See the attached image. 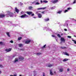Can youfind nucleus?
<instances>
[{
    "label": "nucleus",
    "instance_id": "4be33fe9",
    "mask_svg": "<svg viewBox=\"0 0 76 76\" xmlns=\"http://www.w3.org/2000/svg\"><path fill=\"white\" fill-rule=\"evenodd\" d=\"M35 5H38V4H40V3H39V2H37L35 3Z\"/></svg>",
    "mask_w": 76,
    "mask_h": 76
},
{
    "label": "nucleus",
    "instance_id": "0e129e2a",
    "mask_svg": "<svg viewBox=\"0 0 76 76\" xmlns=\"http://www.w3.org/2000/svg\"><path fill=\"white\" fill-rule=\"evenodd\" d=\"M61 35H63V34H61Z\"/></svg>",
    "mask_w": 76,
    "mask_h": 76
},
{
    "label": "nucleus",
    "instance_id": "58836bf2",
    "mask_svg": "<svg viewBox=\"0 0 76 76\" xmlns=\"http://www.w3.org/2000/svg\"><path fill=\"white\" fill-rule=\"evenodd\" d=\"M43 76H45V73L44 72L43 73Z\"/></svg>",
    "mask_w": 76,
    "mask_h": 76
},
{
    "label": "nucleus",
    "instance_id": "5fc2aeb1",
    "mask_svg": "<svg viewBox=\"0 0 76 76\" xmlns=\"http://www.w3.org/2000/svg\"><path fill=\"white\" fill-rule=\"evenodd\" d=\"M42 0L41 1V3H42Z\"/></svg>",
    "mask_w": 76,
    "mask_h": 76
},
{
    "label": "nucleus",
    "instance_id": "a211bd4d",
    "mask_svg": "<svg viewBox=\"0 0 76 76\" xmlns=\"http://www.w3.org/2000/svg\"><path fill=\"white\" fill-rule=\"evenodd\" d=\"M50 74L51 75H53V73L52 72V71H51V70H50Z\"/></svg>",
    "mask_w": 76,
    "mask_h": 76
},
{
    "label": "nucleus",
    "instance_id": "c9c22d12",
    "mask_svg": "<svg viewBox=\"0 0 76 76\" xmlns=\"http://www.w3.org/2000/svg\"><path fill=\"white\" fill-rule=\"evenodd\" d=\"M70 9H72V8L69 7L67 8V10H70Z\"/></svg>",
    "mask_w": 76,
    "mask_h": 76
},
{
    "label": "nucleus",
    "instance_id": "cd10ccee",
    "mask_svg": "<svg viewBox=\"0 0 76 76\" xmlns=\"http://www.w3.org/2000/svg\"><path fill=\"white\" fill-rule=\"evenodd\" d=\"M45 20V21H48V20H49V18H46Z\"/></svg>",
    "mask_w": 76,
    "mask_h": 76
},
{
    "label": "nucleus",
    "instance_id": "680f3d73",
    "mask_svg": "<svg viewBox=\"0 0 76 76\" xmlns=\"http://www.w3.org/2000/svg\"><path fill=\"white\" fill-rule=\"evenodd\" d=\"M74 37H76V36H74Z\"/></svg>",
    "mask_w": 76,
    "mask_h": 76
},
{
    "label": "nucleus",
    "instance_id": "338daca9",
    "mask_svg": "<svg viewBox=\"0 0 76 76\" xmlns=\"http://www.w3.org/2000/svg\"><path fill=\"white\" fill-rule=\"evenodd\" d=\"M23 4H21V5H22Z\"/></svg>",
    "mask_w": 76,
    "mask_h": 76
},
{
    "label": "nucleus",
    "instance_id": "473e14b6",
    "mask_svg": "<svg viewBox=\"0 0 76 76\" xmlns=\"http://www.w3.org/2000/svg\"><path fill=\"white\" fill-rule=\"evenodd\" d=\"M3 66L2 65L0 64V68H3Z\"/></svg>",
    "mask_w": 76,
    "mask_h": 76
},
{
    "label": "nucleus",
    "instance_id": "c03bdc74",
    "mask_svg": "<svg viewBox=\"0 0 76 76\" xmlns=\"http://www.w3.org/2000/svg\"><path fill=\"white\" fill-rule=\"evenodd\" d=\"M75 3H76V0L74 1V2H73V4H75Z\"/></svg>",
    "mask_w": 76,
    "mask_h": 76
},
{
    "label": "nucleus",
    "instance_id": "a878e982",
    "mask_svg": "<svg viewBox=\"0 0 76 76\" xmlns=\"http://www.w3.org/2000/svg\"><path fill=\"white\" fill-rule=\"evenodd\" d=\"M21 39H22V37H18V40L19 41H20V40Z\"/></svg>",
    "mask_w": 76,
    "mask_h": 76
},
{
    "label": "nucleus",
    "instance_id": "ea45409f",
    "mask_svg": "<svg viewBox=\"0 0 76 76\" xmlns=\"http://www.w3.org/2000/svg\"><path fill=\"white\" fill-rule=\"evenodd\" d=\"M34 14L33 13V14H32L31 15V16H34Z\"/></svg>",
    "mask_w": 76,
    "mask_h": 76
},
{
    "label": "nucleus",
    "instance_id": "e433bc0d",
    "mask_svg": "<svg viewBox=\"0 0 76 76\" xmlns=\"http://www.w3.org/2000/svg\"><path fill=\"white\" fill-rule=\"evenodd\" d=\"M39 0H36L34 1L35 2H38L39 1Z\"/></svg>",
    "mask_w": 76,
    "mask_h": 76
},
{
    "label": "nucleus",
    "instance_id": "423d86ee",
    "mask_svg": "<svg viewBox=\"0 0 76 76\" xmlns=\"http://www.w3.org/2000/svg\"><path fill=\"white\" fill-rule=\"evenodd\" d=\"M60 40L62 42H64L65 41V39L63 37H61Z\"/></svg>",
    "mask_w": 76,
    "mask_h": 76
},
{
    "label": "nucleus",
    "instance_id": "bb28decb",
    "mask_svg": "<svg viewBox=\"0 0 76 76\" xmlns=\"http://www.w3.org/2000/svg\"><path fill=\"white\" fill-rule=\"evenodd\" d=\"M61 48L62 49H65V48H66V47H61Z\"/></svg>",
    "mask_w": 76,
    "mask_h": 76
},
{
    "label": "nucleus",
    "instance_id": "72a5a7b5",
    "mask_svg": "<svg viewBox=\"0 0 76 76\" xmlns=\"http://www.w3.org/2000/svg\"><path fill=\"white\" fill-rule=\"evenodd\" d=\"M45 46H46V45H45L43 46L42 47V48H44L45 47Z\"/></svg>",
    "mask_w": 76,
    "mask_h": 76
},
{
    "label": "nucleus",
    "instance_id": "c756f323",
    "mask_svg": "<svg viewBox=\"0 0 76 76\" xmlns=\"http://www.w3.org/2000/svg\"><path fill=\"white\" fill-rule=\"evenodd\" d=\"M43 3H48V1L45 0L43 1Z\"/></svg>",
    "mask_w": 76,
    "mask_h": 76
},
{
    "label": "nucleus",
    "instance_id": "2f4dec72",
    "mask_svg": "<svg viewBox=\"0 0 76 76\" xmlns=\"http://www.w3.org/2000/svg\"><path fill=\"white\" fill-rule=\"evenodd\" d=\"M68 12V10H66L64 12V13H66V12Z\"/></svg>",
    "mask_w": 76,
    "mask_h": 76
},
{
    "label": "nucleus",
    "instance_id": "2eb2a0df",
    "mask_svg": "<svg viewBox=\"0 0 76 76\" xmlns=\"http://www.w3.org/2000/svg\"><path fill=\"white\" fill-rule=\"evenodd\" d=\"M19 59L20 60H23V57H21L19 58Z\"/></svg>",
    "mask_w": 76,
    "mask_h": 76
},
{
    "label": "nucleus",
    "instance_id": "0eeeda50",
    "mask_svg": "<svg viewBox=\"0 0 76 76\" xmlns=\"http://www.w3.org/2000/svg\"><path fill=\"white\" fill-rule=\"evenodd\" d=\"M46 8H47V7H44L43 8H40L37 9V10H44V9H45Z\"/></svg>",
    "mask_w": 76,
    "mask_h": 76
},
{
    "label": "nucleus",
    "instance_id": "f8f14e48",
    "mask_svg": "<svg viewBox=\"0 0 76 76\" xmlns=\"http://www.w3.org/2000/svg\"><path fill=\"white\" fill-rule=\"evenodd\" d=\"M59 71L60 72H62L63 71V68L59 69Z\"/></svg>",
    "mask_w": 76,
    "mask_h": 76
},
{
    "label": "nucleus",
    "instance_id": "1a4fd4ad",
    "mask_svg": "<svg viewBox=\"0 0 76 76\" xmlns=\"http://www.w3.org/2000/svg\"><path fill=\"white\" fill-rule=\"evenodd\" d=\"M15 11L17 13H19V11L18 10V9H17V8L15 7Z\"/></svg>",
    "mask_w": 76,
    "mask_h": 76
},
{
    "label": "nucleus",
    "instance_id": "b1692460",
    "mask_svg": "<svg viewBox=\"0 0 76 76\" xmlns=\"http://www.w3.org/2000/svg\"><path fill=\"white\" fill-rule=\"evenodd\" d=\"M55 8H56V7H52L51 9H50L51 10H53V9H55Z\"/></svg>",
    "mask_w": 76,
    "mask_h": 76
},
{
    "label": "nucleus",
    "instance_id": "8fccbe9b",
    "mask_svg": "<svg viewBox=\"0 0 76 76\" xmlns=\"http://www.w3.org/2000/svg\"><path fill=\"white\" fill-rule=\"evenodd\" d=\"M35 3V1H34L33 2H32V4H33V3Z\"/></svg>",
    "mask_w": 76,
    "mask_h": 76
},
{
    "label": "nucleus",
    "instance_id": "20e7f679",
    "mask_svg": "<svg viewBox=\"0 0 76 76\" xmlns=\"http://www.w3.org/2000/svg\"><path fill=\"white\" fill-rule=\"evenodd\" d=\"M26 13L29 15H31V14H32V12H31L27 11L26 12Z\"/></svg>",
    "mask_w": 76,
    "mask_h": 76
},
{
    "label": "nucleus",
    "instance_id": "6e6552de",
    "mask_svg": "<svg viewBox=\"0 0 76 76\" xmlns=\"http://www.w3.org/2000/svg\"><path fill=\"white\" fill-rule=\"evenodd\" d=\"M18 46L19 47H22L23 46V45L22 44H19L18 45Z\"/></svg>",
    "mask_w": 76,
    "mask_h": 76
},
{
    "label": "nucleus",
    "instance_id": "052dcab7",
    "mask_svg": "<svg viewBox=\"0 0 76 76\" xmlns=\"http://www.w3.org/2000/svg\"><path fill=\"white\" fill-rule=\"evenodd\" d=\"M19 76H22V75H20Z\"/></svg>",
    "mask_w": 76,
    "mask_h": 76
},
{
    "label": "nucleus",
    "instance_id": "6ab92c4d",
    "mask_svg": "<svg viewBox=\"0 0 76 76\" xmlns=\"http://www.w3.org/2000/svg\"><path fill=\"white\" fill-rule=\"evenodd\" d=\"M68 59L67 58H65L64 59L63 61H67L68 60Z\"/></svg>",
    "mask_w": 76,
    "mask_h": 76
},
{
    "label": "nucleus",
    "instance_id": "c85d7f7f",
    "mask_svg": "<svg viewBox=\"0 0 76 76\" xmlns=\"http://www.w3.org/2000/svg\"><path fill=\"white\" fill-rule=\"evenodd\" d=\"M29 9L31 10L32 9V7H28Z\"/></svg>",
    "mask_w": 76,
    "mask_h": 76
},
{
    "label": "nucleus",
    "instance_id": "9d476101",
    "mask_svg": "<svg viewBox=\"0 0 76 76\" xmlns=\"http://www.w3.org/2000/svg\"><path fill=\"white\" fill-rule=\"evenodd\" d=\"M38 17L39 18H41L42 17V15L40 13H39L38 15Z\"/></svg>",
    "mask_w": 76,
    "mask_h": 76
},
{
    "label": "nucleus",
    "instance_id": "aec40b11",
    "mask_svg": "<svg viewBox=\"0 0 76 76\" xmlns=\"http://www.w3.org/2000/svg\"><path fill=\"white\" fill-rule=\"evenodd\" d=\"M61 12H62V11H60L57 12V13L58 14H61Z\"/></svg>",
    "mask_w": 76,
    "mask_h": 76
},
{
    "label": "nucleus",
    "instance_id": "bf43d9fd",
    "mask_svg": "<svg viewBox=\"0 0 76 76\" xmlns=\"http://www.w3.org/2000/svg\"><path fill=\"white\" fill-rule=\"evenodd\" d=\"M54 73H56V71H55V72H54Z\"/></svg>",
    "mask_w": 76,
    "mask_h": 76
},
{
    "label": "nucleus",
    "instance_id": "9b49d317",
    "mask_svg": "<svg viewBox=\"0 0 76 76\" xmlns=\"http://www.w3.org/2000/svg\"><path fill=\"white\" fill-rule=\"evenodd\" d=\"M57 1H58V0H55L53 1V3H54V4H55L56 3H57Z\"/></svg>",
    "mask_w": 76,
    "mask_h": 76
},
{
    "label": "nucleus",
    "instance_id": "864d4df0",
    "mask_svg": "<svg viewBox=\"0 0 76 76\" xmlns=\"http://www.w3.org/2000/svg\"><path fill=\"white\" fill-rule=\"evenodd\" d=\"M1 71H0V74H1Z\"/></svg>",
    "mask_w": 76,
    "mask_h": 76
},
{
    "label": "nucleus",
    "instance_id": "7c9ffc66",
    "mask_svg": "<svg viewBox=\"0 0 76 76\" xmlns=\"http://www.w3.org/2000/svg\"><path fill=\"white\" fill-rule=\"evenodd\" d=\"M72 41H74V43L75 44H76V41L74 40H72Z\"/></svg>",
    "mask_w": 76,
    "mask_h": 76
},
{
    "label": "nucleus",
    "instance_id": "49530a36",
    "mask_svg": "<svg viewBox=\"0 0 76 76\" xmlns=\"http://www.w3.org/2000/svg\"><path fill=\"white\" fill-rule=\"evenodd\" d=\"M3 44V42H0V44L1 45V44Z\"/></svg>",
    "mask_w": 76,
    "mask_h": 76
},
{
    "label": "nucleus",
    "instance_id": "79ce46f5",
    "mask_svg": "<svg viewBox=\"0 0 76 76\" xmlns=\"http://www.w3.org/2000/svg\"><path fill=\"white\" fill-rule=\"evenodd\" d=\"M10 42H11V43H13V41L11 40L10 41Z\"/></svg>",
    "mask_w": 76,
    "mask_h": 76
},
{
    "label": "nucleus",
    "instance_id": "09e8293b",
    "mask_svg": "<svg viewBox=\"0 0 76 76\" xmlns=\"http://www.w3.org/2000/svg\"><path fill=\"white\" fill-rule=\"evenodd\" d=\"M13 76H17V75H16V74H14V75Z\"/></svg>",
    "mask_w": 76,
    "mask_h": 76
},
{
    "label": "nucleus",
    "instance_id": "4d7b16f0",
    "mask_svg": "<svg viewBox=\"0 0 76 76\" xmlns=\"http://www.w3.org/2000/svg\"><path fill=\"white\" fill-rule=\"evenodd\" d=\"M62 42H60V44H62Z\"/></svg>",
    "mask_w": 76,
    "mask_h": 76
},
{
    "label": "nucleus",
    "instance_id": "4c0bfd02",
    "mask_svg": "<svg viewBox=\"0 0 76 76\" xmlns=\"http://www.w3.org/2000/svg\"><path fill=\"white\" fill-rule=\"evenodd\" d=\"M41 13H42V14H45L44 11H42Z\"/></svg>",
    "mask_w": 76,
    "mask_h": 76
},
{
    "label": "nucleus",
    "instance_id": "f3484780",
    "mask_svg": "<svg viewBox=\"0 0 76 76\" xmlns=\"http://www.w3.org/2000/svg\"><path fill=\"white\" fill-rule=\"evenodd\" d=\"M7 34L8 36V37H10V34H9V33L7 32Z\"/></svg>",
    "mask_w": 76,
    "mask_h": 76
},
{
    "label": "nucleus",
    "instance_id": "3c124183",
    "mask_svg": "<svg viewBox=\"0 0 76 76\" xmlns=\"http://www.w3.org/2000/svg\"><path fill=\"white\" fill-rule=\"evenodd\" d=\"M33 18H34L35 19V18H36V17H33Z\"/></svg>",
    "mask_w": 76,
    "mask_h": 76
},
{
    "label": "nucleus",
    "instance_id": "de8ad7c7",
    "mask_svg": "<svg viewBox=\"0 0 76 76\" xmlns=\"http://www.w3.org/2000/svg\"><path fill=\"white\" fill-rule=\"evenodd\" d=\"M64 31H67V29H64Z\"/></svg>",
    "mask_w": 76,
    "mask_h": 76
},
{
    "label": "nucleus",
    "instance_id": "393cba45",
    "mask_svg": "<svg viewBox=\"0 0 76 76\" xmlns=\"http://www.w3.org/2000/svg\"><path fill=\"white\" fill-rule=\"evenodd\" d=\"M41 54L42 53H37L36 54H37V55H38V56H39V55L40 54Z\"/></svg>",
    "mask_w": 76,
    "mask_h": 76
},
{
    "label": "nucleus",
    "instance_id": "412c9836",
    "mask_svg": "<svg viewBox=\"0 0 76 76\" xmlns=\"http://www.w3.org/2000/svg\"><path fill=\"white\" fill-rule=\"evenodd\" d=\"M57 36L58 37V38H61V36L58 34H57Z\"/></svg>",
    "mask_w": 76,
    "mask_h": 76
},
{
    "label": "nucleus",
    "instance_id": "603ef678",
    "mask_svg": "<svg viewBox=\"0 0 76 76\" xmlns=\"http://www.w3.org/2000/svg\"><path fill=\"white\" fill-rule=\"evenodd\" d=\"M67 71H69V69H67Z\"/></svg>",
    "mask_w": 76,
    "mask_h": 76
},
{
    "label": "nucleus",
    "instance_id": "5701e85b",
    "mask_svg": "<svg viewBox=\"0 0 76 76\" xmlns=\"http://www.w3.org/2000/svg\"><path fill=\"white\" fill-rule=\"evenodd\" d=\"M52 66H53V65H51V64H49L48 65V67H52Z\"/></svg>",
    "mask_w": 76,
    "mask_h": 76
},
{
    "label": "nucleus",
    "instance_id": "13d9d810",
    "mask_svg": "<svg viewBox=\"0 0 76 76\" xmlns=\"http://www.w3.org/2000/svg\"><path fill=\"white\" fill-rule=\"evenodd\" d=\"M15 56H12V57H15Z\"/></svg>",
    "mask_w": 76,
    "mask_h": 76
},
{
    "label": "nucleus",
    "instance_id": "a18cd8bd",
    "mask_svg": "<svg viewBox=\"0 0 76 76\" xmlns=\"http://www.w3.org/2000/svg\"><path fill=\"white\" fill-rule=\"evenodd\" d=\"M25 13L24 12L22 11L21 12V13Z\"/></svg>",
    "mask_w": 76,
    "mask_h": 76
},
{
    "label": "nucleus",
    "instance_id": "f704fd0d",
    "mask_svg": "<svg viewBox=\"0 0 76 76\" xmlns=\"http://www.w3.org/2000/svg\"><path fill=\"white\" fill-rule=\"evenodd\" d=\"M67 37L69 38H72V37L71 36H67Z\"/></svg>",
    "mask_w": 76,
    "mask_h": 76
},
{
    "label": "nucleus",
    "instance_id": "dca6fc26",
    "mask_svg": "<svg viewBox=\"0 0 76 76\" xmlns=\"http://www.w3.org/2000/svg\"><path fill=\"white\" fill-rule=\"evenodd\" d=\"M18 61V59L15 58V61L14 62V63H16V62H17V61Z\"/></svg>",
    "mask_w": 76,
    "mask_h": 76
},
{
    "label": "nucleus",
    "instance_id": "a19ab883",
    "mask_svg": "<svg viewBox=\"0 0 76 76\" xmlns=\"http://www.w3.org/2000/svg\"><path fill=\"white\" fill-rule=\"evenodd\" d=\"M24 50H25V49H23V48L20 49V50H22V51H24Z\"/></svg>",
    "mask_w": 76,
    "mask_h": 76
},
{
    "label": "nucleus",
    "instance_id": "e2e57ef3",
    "mask_svg": "<svg viewBox=\"0 0 76 76\" xmlns=\"http://www.w3.org/2000/svg\"><path fill=\"white\" fill-rule=\"evenodd\" d=\"M56 41H57V39H56Z\"/></svg>",
    "mask_w": 76,
    "mask_h": 76
},
{
    "label": "nucleus",
    "instance_id": "37998d69",
    "mask_svg": "<svg viewBox=\"0 0 76 76\" xmlns=\"http://www.w3.org/2000/svg\"><path fill=\"white\" fill-rule=\"evenodd\" d=\"M52 37H55V36H54V35H52Z\"/></svg>",
    "mask_w": 76,
    "mask_h": 76
},
{
    "label": "nucleus",
    "instance_id": "6e6d98bb",
    "mask_svg": "<svg viewBox=\"0 0 76 76\" xmlns=\"http://www.w3.org/2000/svg\"><path fill=\"white\" fill-rule=\"evenodd\" d=\"M10 76H13V75H11Z\"/></svg>",
    "mask_w": 76,
    "mask_h": 76
},
{
    "label": "nucleus",
    "instance_id": "69168bd1",
    "mask_svg": "<svg viewBox=\"0 0 76 76\" xmlns=\"http://www.w3.org/2000/svg\"><path fill=\"white\" fill-rule=\"evenodd\" d=\"M67 26H68V25H67Z\"/></svg>",
    "mask_w": 76,
    "mask_h": 76
},
{
    "label": "nucleus",
    "instance_id": "f03ea898",
    "mask_svg": "<svg viewBox=\"0 0 76 76\" xmlns=\"http://www.w3.org/2000/svg\"><path fill=\"white\" fill-rule=\"evenodd\" d=\"M28 16L26 15V14H24L23 15L21 16L20 17L21 18H28Z\"/></svg>",
    "mask_w": 76,
    "mask_h": 76
},
{
    "label": "nucleus",
    "instance_id": "f257e3e1",
    "mask_svg": "<svg viewBox=\"0 0 76 76\" xmlns=\"http://www.w3.org/2000/svg\"><path fill=\"white\" fill-rule=\"evenodd\" d=\"M7 13L8 14H7L6 16H7V15H8L9 16H10V17H13V14L12 13L9 11H8Z\"/></svg>",
    "mask_w": 76,
    "mask_h": 76
},
{
    "label": "nucleus",
    "instance_id": "7ed1b4c3",
    "mask_svg": "<svg viewBox=\"0 0 76 76\" xmlns=\"http://www.w3.org/2000/svg\"><path fill=\"white\" fill-rule=\"evenodd\" d=\"M11 50H12V48H10L9 49H6L5 50V51H6L7 52H9L10 51H11Z\"/></svg>",
    "mask_w": 76,
    "mask_h": 76
},
{
    "label": "nucleus",
    "instance_id": "39448f33",
    "mask_svg": "<svg viewBox=\"0 0 76 76\" xmlns=\"http://www.w3.org/2000/svg\"><path fill=\"white\" fill-rule=\"evenodd\" d=\"M30 42H31V40H27L26 41L25 43L26 44H29Z\"/></svg>",
    "mask_w": 76,
    "mask_h": 76
},
{
    "label": "nucleus",
    "instance_id": "4468645a",
    "mask_svg": "<svg viewBox=\"0 0 76 76\" xmlns=\"http://www.w3.org/2000/svg\"><path fill=\"white\" fill-rule=\"evenodd\" d=\"M5 16V15H0V18H4Z\"/></svg>",
    "mask_w": 76,
    "mask_h": 76
},
{
    "label": "nucleus",
    "instance_id": "ddd939ff",
    "mask_svg": "<svg viewBox=\"0 0 76 76\" xmlns=\"http://www.w3.org/2000/svg\"><path fill=\"white\" fill-rule=\"evenodd\" d=\"M64 55H66V56H69V55L66 52H64Z\"/></svg>",
    "mask_w": 76,
    "mask_h": 76
}]
</instances>
